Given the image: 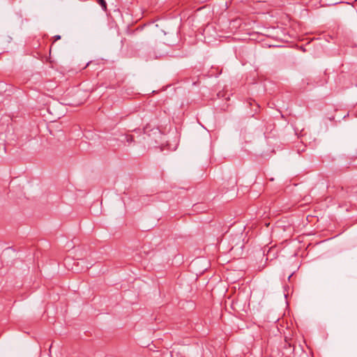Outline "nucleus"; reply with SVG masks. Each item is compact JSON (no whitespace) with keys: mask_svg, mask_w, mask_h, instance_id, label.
<instances>
[{"mask_svg":"<svg viewBox=\"0 0 357 357\" xmlns=\"http://www.w3.org/2000/svg\"><path fill=\"white\" fill-rule=\"evenodd\" d=\"M126 139L128 142H132L133 141V137L131 135H128L126 137Z\"/></svg>","mask_w":357,"mask_h":357,"instance_id":"obj_2","label":"nucleus"},{"mask_svg":"<svg viewBox=\"0 0 357 357\" xmlns=\"http://www.w3.org/2000/svg\"><path fill=\"white\" fill-rule=\"evenodd\" d=\"M104 10L107 9V3L105 0H96Z\"/></svg>","mask_w":357,"mask_h":357,"instance_id":"obj_1","label":"nucleus"}]
</instances>
